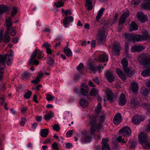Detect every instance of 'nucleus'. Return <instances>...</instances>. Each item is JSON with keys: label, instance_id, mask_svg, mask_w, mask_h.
Wrapping results in <instances>:
<instances>
[{"label": "nucleus", "instance_id": "1", "mask_svg": "<svg viewBox=\"0 0 150 150\" xmlns=\"http://www.w3.org/2000/svg\"><path fill=\"white\" fill-rule=\"evenodd\" d=\"M105 117V115H102L100 117L99 124L98 125H97L96 124L97 118L96 116H91L89 117V124L91 125L90 131L91 133L96 129L99 132H100L101 130L103 129V126L100 124L103 122Z\"/></svg>", "mask_w": 150, "mask_h": 150}, {"label": "nucleus", "instance_id": "2", "mask_svg": "<svg viewBox=\"0 0 150 150\" xmlns=\"http://www.w3.org/2000/svg\"><path fill=\"white\" fill-rule=\"evenodd\" d=\"M148 35H134L126 34L125 35V37L126 39H127L129 42H137L143 40H144L147 39L148 37Z\"/></svg>", "mask_w": 150, "mask_h": 150}, {"label": "nucleus", "instance_id": "3", "mask_svg": "<svg viewBox=\"0 0 150 150\" xmlns=\"http://www.w3.org/2000/svg\"><path fill=\"white\" fill-rule=\"evenodd\" d=\"M107 30V25H105L98 30L96 39L99 44H102L105 42L108 32Z\"/></svg>", "mask_w": 150, "mask_h": 150}, {"label": "nucleus", "instance_id": "4", "mask_svg": "<svg viewBox=\"0 0 150 150\" xmlns=\"http://www.w3.org/2000/svg\"><path fill=\"white\" fill-rule=\"evenodd\" d=\"M138 60L141 65H150V55L146 54H142L139 56Z\"/></svg>", "mask_w": 150, "mask_h": 150}, {"label": "nucleus", "instance_id": "5", "mask_svg": "<svg viewBox=\"0 0 150 150\" xmlns=\"http://www.w3.org/2000/svg\"><path fill=\"white\" fill-rule=\"evenodd\" d=\"M138 138L139 141L141 144H145L148 148L150 149V142H148L149 138L145 133L140 132L138 135Z\"/></svg>", "mask_w": 150, "mask_h": 150}, {"label": "nucleus", "instance_id": "6", "mask_svg": "<svg viewBox=\"0 0 150 150\" xmlns=\"http://www.w3.org/2000/svg\"><path fill=\"white\" fill-rule=\"evenodd\" d=\"M13 57V53L11 51L9 55L5 54L4 56L0 55V65H4L5 64L6 59L8 57V59L7 62V64L9 65H10L12 62Z\"/></svg>", "mask_w": 150, "mask_h": 150}, {"label": "nucleus", "instance_id": "7", "mask_svg": "<svg viewBox=\"0 0 150 150\" xmlns=\"http://www.w3.org/2000/svg\"><path fill=\"white\" fill-rule=\"evenodd\" d=\"M37 55V57L39 59H41L44 57V55L43 52L39 50L36 49L32 54L30 59V62H31L33 61V59H35Z\"/></svg>", "mask_w": 150, "mask_h": 150}, {"label": "nucleus", "instance_id": "8", "mask_svg": "<svg viewBox=\"0 0 150 150\" xmlns=\"http://www.w3.org/2000/svg\"><path fill=\"white\" fill-rule=\"evenodd\" d=\"M89 68L91 71V72L95 74L97 70H98L99 73H100L101 72L102 70L103 69V67L101 65H99L98 66L95 67L92 65L90 64L89 65Z\"/></svg>", "mask_w": 150, "mask_h": 150}, {"label": "nucleus", "instance_id": "9", "mask_svg": "<svg viewBox=\"0 0 150 150\" xmlns=\"http://www.w3.org/2000/svg\"><path fill=\"white\" fill-rule=\"evenodd\" d=\"M121 48L119 43L115 42L113 44L112 52L114 55H118L120 53Z\"/></svg>", "mask_w": 150, "mask_h": 150}, {"label": "nucleus", "instance_id": "10", "mask_svg": "<svg viewBox=\"0 0 150 150\" xmlns=\"http://www.w3.org/2000/svg\"><path fill=\"white\" fill-rule=\"evenodd\" d=\"M120 135H125L126 137H129L131 134V131L130 129L127 127H123L119 131Z\"/></svg>", "mask_w": 150, "mask_h": 150}, {"label": "nucleus", "instance_id": "11", "mask_svg": "<svg viewBox=\"0 0 150 150\" xmlns=\"http://www.w3.org/2000/svg\"><path fill=\"white\" fill-rule=\"evenodd\" d=\"M129 15V12L127 10L123 13L120 16L119 21V25H121L124 23L126 19L128 17Z\"/></svg>", "mask_w": 150, "mask_h": 150}, {"label": "nucleus", "instance_id": "12", "mask_svg": "<svg viewBox=\"0 0 150 150\" xmlns=\"http://www.w3.org/2000/svg\"><path fill=\"white\" fill-rule=\"evenodd\" d=\"M108 139H103L102 141V150H110Z\"/></svg>", "mask_w": 150, "mask_h": 150}, {"label": "nucleus", "instance_id": "13", "mask_svg": "<svg viewBox=\"0 0 150 150\" xmlns=\"http://www.w3.org/2000/svg\"><path fill=\"white\" fill-rule=\"evenodd\" d=\"M90 131V134H92ZM92 139L89 136V133H83V136L81 138V141L83 142H91Z\"/></svg>", "mask_w": 150, "mask_h": 150}, {"label": "nucleus", "instance_id": "14", "mask_svg": "<svg viewBox=\"0 0 150 150\" xmlns=\"http://www.w3.org/2000/svg\"><path fill=\"white\" fill-rule=\"evenodd\" d=\"M137 16L139 21L142 22L147 20V16L144 15L142 11L138 12Z\"/></svg>", "mask_w": 150, "mask_h": 150}, {"label": "nucleus", "instance_id": "15", "mask_svg": "<svg viewBox=\"0 0 150 150\" xmlns=\"http://www.w3.org/2000/svg\"><path fill=\"white\" fill-rule=\"evenodd\" d=\"M121 63L126 73H129L130 69L127 67L128 63L126 59L125 58H124L121 61Z\"/></svg>", "mask_w": 150, "mask_h": 150}, {"label": "nucleus", "instance_id": "16", "mask_svg": "<svg viewBox=\"0 0 150 150\" xmlns=\"http://www.w3.org/2000/svg\"><path fill=\"white\" fill-rule=\"evenodd\" d=\"M145 47L139 45H134L131 49V51L133 52H140L145 49Z\"/></svg>", "mask_w": 150, "mask_h": 150}, {"label": "nucleus", "instance_id": "17", "mask_svg": "<svg viewBox=\"0 0 150 150\" xmlns=\"http://www.w3.org/2000/svg\"><path fill=\"white\" fill-rule=\"evenodd\" d=\"M105 75V78L109 82H112L114 81L115 78L112 71H108Z\"/></svg>", "mask_w": 150, "mask_h": 150}, {"label": "nucleus", "instance_id": "18", "mask_svg": "<svg viewBox=\"0 0 150 150\" xmlns=\"http://www.w3.org/2000/svg\"><path fill=\"white\" fill-rule=\"evenodd\" d=\"M122 121L121 114L119 113H117L115 115L113 121L115 125H117Z\"/></svg>", "mask_w": 150, "mask_h": 150}, {"label": "nucleus", "instance_id": "19", "mask_svg": "<svg viewBox=\"0 0 150 150\" xmlns=\"http://www.w3.org/2000/svg\"><path fill=\"white\" fill-rule=\"evenodd\" d=\"M73 21V18L72 16H69L65 17L63 21L64 27L66 28H67L68 25L70 23L72 22Z\"/></svg>", "mask_w": 150, "mask_h": 150}, {"label": "nucleus", "instance_id": "20", "mask_svg": "<svg viewBox=\"0 0 150 150\" xmlns=\"http://www.w3.org/2000/svg\"><path fill=\"white\" fill-rule=\"evenodd\" d=\"M144 118L142 117L139 116H135L132 119V121L134 124H138L141 121L144 120Z\"/></svg>", "mask_w": 150, "mask_h": 150}, {"label": "nucleus", "instance_id": "21", "mask_svg": "<svg viewBox=\"0 0 150 150\" xmlns=\"http://www.w3.org/2000/svg\"><path fill=\"white\" fill-rule=\"evenodd\" d=\"M126 99L125 95L123 93H121L118 100L119 105L121 106H123L126 104Z\"/></svg>", "mask_w": 150, "mask_h": 150}, {"label": "nucleus", "instance_id": "22", "mask_svg": "<svg viewBox=\"0 0 150 150\" xmlns=\"http://www.w3.org/2000/svg\"><path fill=\"white\" fill-rule=\"evenodd\" d=\"M88 87L86 84H83L81 86V92L83 95L86 96L87 95Z\"/></svg>", "mask_w": 150, "mask_h": 150}, {"label": "nucleus", "instance_id": "23", "mask_svg": "<svg viewBox=\"0 0 150 150\" xmlns=\"http://www.w3.org/2000/svg\"><path fill=\"white\" fill-rule=\"evenodd\" d=\"M138 84L136 82H133L131 83L130 88L134 93H137L138 92L139 90Z\"/></svg>", "mask_w": 150, "mask_h": 150}, {"label": "nucleus", "instance_id": "24", "mask_svg": "<svg viewBox=\"0 0 150 150\" xmlns=\"http://www.w3.org/2000/svg\"><path fill=\"white\" fill-rule=\"evenodd\" d=\"M106 98L110 102H113L114 101L113 95L110 90H108L107 92Z\"/></svg>", "mask_w": 150, "mask_h": 150}, {"label": "nucleus", "instance_id": "25", "mask_svg": "<svg viewBox=\"0 0 150 150\" xmlns=\"http://www.w3.org/2000/svg\"><path fill=\"white\" fill-rule=\"evenodd\" d=\"M98 60L100 62H104L108 60L107 55L105 53L98 56Z\"/></svg>", "mask_w": 150, "mask_h": 150}, {"label": "nucleus", "instance_id": "26", "mask_svg": "<svg viewBox=\"0 0 150 150\" xmlns=\"http://www.w3.org/2000/svg\"><path fill=\"white\" fill-rule=\"evenodd\" d=\"M116 71L119 76L120 77L123 81H124L126 79V77L121 70L119 69H116Z\"/></svg>", "mask_w": 150, "mask_h": 150}, {"label": "nucleus", "instance_id": "27", "mask_svg": "<svg viewBox=\"0 0 150 150\" xmlns=\"http://www.w3.org/2000/svg\"><path fill=\"white\" fill-rule=\"evenodd\" d=\"M138 28L137 25L134 21H132V23L130 25L129 31H132L133 30H137Z\"/></svg>", "mask_w": 150, "mask_h": 150}, {"label": "nucleus", "instance_id": "28", "mask_svg": "<svg viewBox=\"0 0 150 150\" xmlns=\"http://www.w3.org/2000/svg\"><path fill=\"white\" fill-rule=\"evenodd\" d=\"M6 25L7 28V30L8 31H9L10 28L12 25L11 18L9 17L8 18L6 19Z\"/></svg>", "mask_w": 150, "mask_h": 150}, {"label": "nucleus", "instance_id": "29", "mask_svg": "<svg viewBox=\"0 0 150 150\" xmlns=\"http://www.w3.org/2000/svg\"><path fill=\"white\" fill-rule=\"evenodd\" d=\"M85 7L88 10H91L93 8V5L91 2V0H86Z\"/></svg>", "mask_w": 150, "mask_h": 150}, {"label": "nucleus", "instance_id": "30", "mask_svg": "<svg viewBox=\"0 0 150 150\" xmlns=\"http://www.w3.org/2000/svg\"><path fill=\"white\" fill-rule=\"evenodd\" d=\"M8 8L6 6L2 4L0 5V14H2L5 12L8 11Z\"/></svg>", "mask_w": 150, "mask_h": 150}, {"label": "nucleus", "instance_id": "31", "mask_svg": "<svg viewBox=\"0 0 150 150\" xmlns=\"http://www.w3.org/2000/svg\"><path fill=\"white\" fill-rule=\"evenodd\" d=\"M141 75L144 77L150 76V68H148L142 71Z\"/></svg>", "mask_w": 150, "mask_h": 150}, {"label": "nucleus", "instance_id": "32", "mask_svg": "<svg viewBox=\"0 0 150 150\" xmlns=\"http://www.w3.org/2000/svg\"><path fill=\"white\" fill-rule=\"evenodd\" d=\"M49 131L47 129H42L40 131V135L43 137H46L48 134Z\"/></svg>", "mask_w": 150, "mask_h": 150}, {"label": "nucleus", "instance_id": "33", "mask_svg": "<svg viewBox=\"0 0 150 150\" xmlns=\"http://www.w3.org/2000/svg\"><path fill=\"white\" fill-rule=\"evenodd\" d=\"M64 52L65 54L68 57H69L72 55V52L69 47H65L64 49Z\"/></svg>", "mask_w": 150, "mask_h": 150}, {"label": "nucleus", "instance_id": "34", "mask_svg": "<svg viewBox=\"0 0 150 150\" xmlns=\"http://www.w3.org/2000/svg\"><path fill=\"white\" fill-rule=\"evenodd\" d=\"M105 10V8H102L98 12V13L96 17V20L97 21H98L101 17L103 12Z\"/></svg>", "mask_w": 150, "mask_h": 150}, {"label": "nucleus", "instance_id": "35", "mask_svg": "<svg viewBox=\"0 0 150 150\" xmlns=\"http://www.w3.org/2000/svg\"><path fill=\"white\" fill-rule=\"evenodd\" d=\"M53 115L54 113L53 112L50 111L44 116V118L46 120H49L53 117Z\"/></svg>", "mask_w": 150, "mask_h": 150}, {"label": "nucleus", "instance_id": "36", "mask_svg": "<svg viewBox=\"0 0 150 150\" xmlns=\"http://www.w3.org/2000/svg\"><path fill=\"white\" fill-rule=\"evenodd\" d=\"M8 33L7 32H6L4 34L3 40L4 42L8 43L9 42L10 40V36L8 35Z\"/></svg>", "mask_w": 150, "mask_h": 150}, {"label": "nucleus", "instance_id": "37", "mask_svg": "<svg viewBox=\"0 0 150 150\" xmlns=\"http://www.w3.org/2000/svg\"><path fill=\"white\" fill-rule=\"evenodd\" d=\"M149 91L150 90L146 88H144L142 89L141 93L144 96H146L149 94Z\"/></svg>", "mask_w": 150, "mask_h": 150}, {"label": "nucleus", "instance_id": "38", "mask_svg": "<svg viewBox=\"0 0 150 150\" xmlns=\"http://www.w3.org/2000/svg\"><path fill=\"white\" fill-rule=\"evenodd\" d=\"M80 104L83 107H85L88 106V102L85 99H81L80 101Z\"/></svg>", "mask_w": 150, "mask_h": 150}, {"label": "nucleus", "instance_id": "39", "mask_svg": "<svg viewBox=\"0 0 150 150\" xmlns=\"http://www.w3.org/2000/svg\"><path fill=\"white\" fill-rule=\"evenodd\" d=\"M98 93V90L96 88H93L91 92V95L92 96H96L97 95Z\"/></svg>", "mask_w": 150, "mask_h": 150}, {"label": "nucleus", "instance_id": "40", "mask_svg": "<svg viewBox=\"0 0 150 150\" xmlns=\"http://www.w3.org/2000/svg\"><path fill=\"white\" fill-rule=\"evenodd\" d=\"M30 73L27 72H25L22 75V78L23 79H25L30 77Z\"/></svg>", "mask_w": 150, "mask_h": 150}, {"label": "nucleus", "instance_id": "41", "mask_svg": "<svg viewBox=\"0 0 150 150\" xmlns=\"http://www.w3.org/2000/svg\"><path fill=\"white\" fill-rule=\"evenodd\" d=\"M32 92L30 91L29 90L25 93V94L24 95V97L26 99H29L32 95Z\"/></svg>", "mask_w": 150, "mask_h": 150}, {"label": "nucleus", "instance_id": "42", "mask_svg": "<svg viewBox=\"0 0 150 150\" xmlns=\"http://www.w3.org/2000/svg\"><path fill=\"white\" fill-rule=\"evenodd\" d=\"M17 12V8L16 7H13L11 12V16L12 17L14 16Z\"/></svg>", "mask_w": 150, "mask_h": 150}, {"label": "nucleus", "instance_id": "43", "mask_svg": "<svg viewBox=\"0 0 150 150\" xmlns=\"http://www.w3.org/2000/svg\"><path fill=\"white\" fill-rule=\"evenodd\" d=\"M143 7L145 9L150 10V2H147L142 5Z\"/></svg>", "mask_w": 150, "mask_h": 150}, {"label": "nucleus", "instance_id": "44", "mask_svg": "<svg viewBox=\"0 0 150 150\" xmlns=\"http://www.w3.org/2000/svg\"><path fill=\"white\" fill-rule=\"evenodd\" d=\"M64 5V2L62 1H58L57 2L54 3L55 6L57 8L63 6Z\"/></svg>", "mask_w": 150, "mask_h": 150}, {"label": "nucleus", "instance_id": "45", "mask_svg": "<svg viewBox=\"0 0 150 150\" xmlns=\"http://www.w3.org/2000/svg\"><path fill=\"white\" fill-rule=\"evenodd\" d=\"M46 99L48 101H52L54 98V97L53 96H52L50 94H46Z\"/></svg>", "mask_w": 150, "mask_h": 150}, {"label": "nucleus", "instance_id": "46", "mask_svg": "<svg viewBox=\"0 0 150 150\" xmlns=\"http://www.w3.org/2000/svg\"><path fill=\"white\" fill-rule=\"evenodd\" d=\"M101 108L102 106L100 104V103H98V105L96 106V108L95 111L96 112V113H99L100 112Z\"/></svg>", "mask_w": 150, "mask_h": 150}, {"label": "nucleus", "instance_id": "47", "mask_svg": "<svg viewBox=\"0 0 150 150\" xmlns=\"http://www.w3.org/2000/svg\"><path fill=\"white\" fill-rule=\"evenodd\" d=\"M47 62L49 65H52L54 64V60L53 58L49 57L47 59Z\"/></svg>", "mask_w": 150, "mask_h": 150}, {"label": "nucleus", "instance_id": "48", "mask_svg": "<svg viewBox=\"0 0 150 150\" xmlns=\"http://www.w3.org/2000/svg\"><path fill=\"white\" fill-rule=\"evenodd\" d=\"M62 13L64 14L66 16L67 15H71V12L70 10H64L63 8L62 9Z\"/></svg>", "mask_w": 150, "mask_h": 150}, {"label": "nucleus", "instance_id": "49", "mask_svg": "<svg viewBox=\"0 0 150 150\" xmlns=\"http://www.w3.org/2000/svg\"><path fill=\"white\" fill-rule=\"evenodd\" d=\"M130 103L133 106L138 105L139 103L137 99H132L131 102Z\"/></svg>", "mask_w": 150, "mask_h": 150}, {"label": "nucleus", "instance_id": "50", "mask_svg": "<svg viewBox=\"0 0 150 150\" xmlns=\"http://www.w3.org/2000/svg\"><path fill=\"white\" fill-rule=\"evenodd\" d=\"M16 27H13L11 29L10 31V33L11 35L14 36L16 33V30H15Z\"/></svg>", "mask_w": 150, "mask_h": 150}, {"label": "nucleus", "instance_id": "51", "mask_svg": "<svg viewBox=\"0 0 150 150\" xmlns=\"http://www.w3.org/2000/svg\"><path fill=\"white\" fill-rule=\"evenodd\" d=\"M142 107L144 108L149 109L150 108V105L148 103H144L141 105Z\"/></svg>", "mask_w": 150, "mask_h": 150}, {"label": "nucleus", "instance_id": "52", "mask_svg": "<svg viewBox=\"0 0 150 150\" xmlns=\"http://www.w3.org/2000/svg\"><path fill=\"white\" fill-rule=\"evenodd\" d=\"M42 47H44L47 49L51 47V46L47 42H45L42 45Z\"/></svg>", "mask_w": 150, "mask_h": 150}, {"label": "nucleus", "instance_id": "53", "mask_svg": "<svg viewBox=\"0 0 150 150\" xmlns=\"http://www.w3.org/2000/svg\"><path fill=\"white\" fill-rule=\"evenodd\" d=\"M34 59H33V60L32 62H30V59L29 60V61H28V63L30 64H34L36 65H38L39 64V61L38 60H34Z\"/></svg>", "mask_w": 150, "mask_h": 150}, {"label": "nucleus", "instance_id": "54", "mask_svg": "<svg viewBox=\"0 0 150 150\" xmlns=\"http://www.w3.org/2000/svg\"><path fill=\"white\" fill-rule=\"evenodd\" d=\"M119 136L117 139V140L119 142H121L123 143H125V141L123 139H122V135Z\"/></svg>", "mask_w": 150, "mask_h": 150}, {"label": "nucleus", "instance_id": "55", "mask_svg": "<svg viewBox=\"0 0 150 150\" xmlns=\"http://www.w3.org/2000/svg\"><path fill=\"white\" fill-rule=\"evenodd\" d=\"M52 147L55 150H58V145L56 142H54L52 145Z\"/></svg>", "mask_w": 150, "mask_h": 150}, {"label": "nucleus", "instance_id": "56", "mask_svg": "<svg viewBox=\"0 0 150 150\" xmlns=\"http://www.w3.org/2000/svg\"><path fill=\"white\" fill-rule=\"evenodd\" d=\"M26 121V120L25 118H22L20 122V124L22 126H24Z\"/></svg>", "mask_w": 150, "mask_h": 150}, {"label": "nucleus", "instance_id": "57", "mask_svg": "<svg viewBox=\"0 0 150 150\" xmlns=\"http://www.w3.org/2000/svg\"><path fill=\"white\" fill-rule=\"evenodd\" d=\"M53 129L56 131L58 132L59 130L60 127L59 125L57 124H55L53 127Z\"/></svg>", "mask_w": 150, "mask_h": 150}, {"label": "nucleus", "instance_id": "58", "mask_svg": "<svg viewBox=\"0 0 150 150\" xmlns=\"http://www.w3.org/2000/svg\"><path fill=\"white\" fill-rule=\"evenodd\" d=\"M40 81V79L38 77H36L35 79L32 81L31 82L35 84H38Z\"/></svg>", "mask_w": 150, "mask_h": 150}, {"label": "nucleus", "instance_id": "59", "mask_svg": "<svg viewBox=\"0 0 150 150\" xmlns=\"http://www.w3.org/2000/svg\"><path fill=\"white\" fill-rule=\"evenodd\" d=\"M3 67H0V79L2 78L3 74L4 73Z\"/></svg>", "mask_w": 150, "mask_h": 150}, {"label": "nucleus", "instance_id": "60", "mask_svg": "<svg viewBox=\"0 0 150 150\" xmlns=\"http://www.w3.org/2000/svg\"><path fill=\"white\" fill-rule=\"evenodd\" d=\"M140 2V0H132V3L135 5H137L139 4Z\"/></svg>", "mask_w": 150, "mask_h": 150}, {"label": "nucleus", "instance_id": "61", "mask_svg": "<svg viewBox=\"0 0 150 150\" xmlns=\"http://www.w3.org/2000/svg\"><path fill=\"white\" fill-rule=\"evenodd\" d=\"M83 65L82 63H80L79 66H77L76 68L79 71L81 70L82 68H83Z\"/></svg>", "mask_w": 150, "mask_h": 150}, {"label": "nucleus", "instance_id": "62", "mask_svg": "<svg viewBox=\"0 0 150 150\" xmlns=\"http://www.w3.org/2000/svg\"><path fill=\"white\" fill-rule=\"evenodd\" d=\"M73 130H70L68 132L67 134L66 135L67 137H70L72 134V132Z\"/></svg>", "mask_w": 150, "mask_h": 150}, {"label": "nucleus", "instance_id": "63", "mask_svg": "<svg viewBox=\"0 0 150 150\" xmlns=\"http://www.w3.org/2000/svg\"><path fill=\"white\" fill-rule=\"evenodd\" d=\"M146 131L148 132H150V120H149V124L147 125V128L146 129Z\"/></svg>", "mask_w": 150, "mask_h": 150}, {"label": "nucleus", "instance_id": "64", "mask_svg": "<svg viewBox=\"0 0 150 150\" xmlns=\"http://www.w3.org/2000/svg\"><path fill=\"white\" fill-rule=\"evenodd\" d=\"M72 144L70 143H68L66 144V147L67 148H70L72 146Z\"/></svg>", "mask_w": 150, "mask_h": 150}]
</instances>
